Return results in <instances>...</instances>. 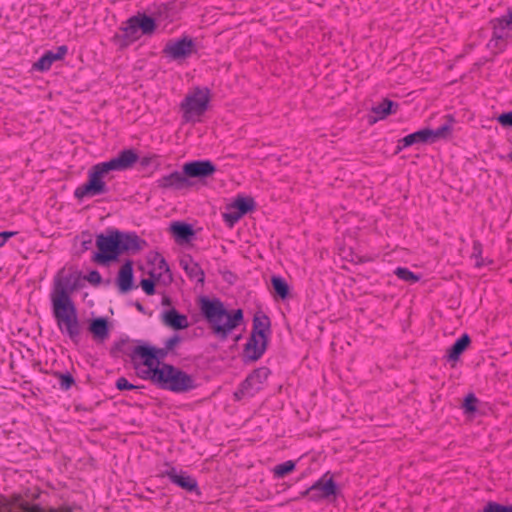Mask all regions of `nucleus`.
Here are the masks:
<instances>
[{
  "label": "nucleus",
  "mask_w": 512,
  "mask_h": 512,
  "mask_svg": "<svg viewBox=\"0 0 512 512\" xmlns=\"http://www.w3.org/2000/svg\"><path fill=\"white\" fill-rule=\"evenodd\" d=\"M148 274L163 285H168L172 281L169 267L165 259L159 254L153 255L151 258Z\"/></svg>",
  "instance_id": "4468645a"
},
{
  "label": "nucleus",
  "mask_w": 512,
  "mask_h": 512,
  "mask_svg": "<svg viewBox=\"0 0 512 512\" xmlns=\"http://www.w3.org/2000/svg\"><path fill=\"white\" fill-rule=\"evenodd\" d=\"M493 34L490 43L501 48L507 40L512 38V11L505 16L491 21Z\"/></svg>",
  "instance_id": "9b49d317"
},
{
  "label": "nucleus",
  "mask_w": 512,
  "mask_h": 512,
  "mask_svg": "<svg viewBox=\"0 0 512 512\" xmlns=\"http://www.w3.org/2000/svg\"><path fill=\"white\" fill-rule=\"evenodd\" d=\"M337 486L333 476L326 472L310 488L301 493V497H308L312 501H322L335 498Z\"/></svg>",
  "instance_id": "1a4fd4ad"
},
{
  "label": "nucleus",
  "mask_w": 512,
  "mask_h": 512,
  "mask_svg": "<svg viewBox=\"0 0 512 512\" xmlns=\"http://www.w3.org/2000/svg\"><path fill=\"white\" fill-rule=\"evenodd\" d=\"M170 229H171V232L173 233V235L178 240L187 241L194 234L193 233V229H192V227L190 225L185 224V223H181V222L173 223L171 225Z\"/></svg>",
  "instance_id": "bb28decb"
},
{
  "label": "nucleus",
  "mask_w": 512,
  "mask_h": 512,
  "mask_svg": "<svg viewBox=\"0 0 512 512\" xmlns=\"http://www.w3.org/2000/svg\"><path fill=\"white\" fill-rule=\"evenodd\" d=\"M471 339L468 334L461 335L455 343L447 350V358L449 361L456 362L460 355L468 348Z\"/></svg>",
  "instance_id": "b1692460"
},
{
  "label": "nucleus",
  "mask_w": 512,
  "mask_h": 512,
  "mask_svg": "<svg viewBox=\"0 0 512 512\" xmlns=\"http://www.w3.org/2000/svg\"><path fill=\"white\" fill-rule=\"evenodd\" d=\"M97 253L93 256V261L98 264H107L118 259L121 255L116 229L107 230L105 233L96 237Z\"/></svg>",
  "instance_id": "6e6552de"
},
{
  "label": "nucleus",
  "mask_w": 512,
  "mask_h": 512,
  "mask_svg": "<svg viewBox=\"0 0 512 512\" xmlns=\"http://www.w3.org/2000/svg\"><path fill=\"white\" fill-rule=\"evenodd\" d=\"M497 120L502 126L512 127V112H507L499 115Z\"/></svg>",
  "instance_id": "a19ab883"
},
{
  "label": "nucleus",
  "mask_w": 512,
  "mask_h": 512,
  "mask_svg": "<svg viewBox=\"0 0 512 512\" xmlns=\"http://www.w3.org/2000/svg\"><path fill=\"white\" fill-rule=\"evenodd\" d=\"M59 385L61 389L68 390L71 388V386L74 384V379L70 374H59Z\"/></svg>",
  "instance_id": "e433bc0d"
},
{
  "label": "nucleus",
  "mask_w": 512,
  "mask_h": 512,
  "mask_svg": "<svg viewBox=\"0 0 512 512\" xmlns=\"http://www.w3.org/2000/svg\"><path fill=\"white\" fill-rule=\"evenodd\" d=\"M67 51L68 48L64 45L59 46L55 51H47L34 64V68L39 71L49 70L54 62L62 60L65 57Z\"/></svg>",
  "instance_id": "a211bd4d"
},
{
  "label": "nucleus",
  "mask_w": 512,
  "mask_h": 512,
  "mask_svg": "<svg viewBox=\"0 0 512 512\" xmlns=\"http://www.w3.org/2000/svg\"><path fill=\"white\" fill-rule=\"evenodd\" d=\"M0 512H74L68 505L41 506L26 501L22 495L0 496Z\"/></svg>",
  "instance_id": "0eeeda50"
},
{
  "label": "nucleus",
  "mask_w": 512,
  "mask_h": 512,
  "mask_svg": "<svg viewBox=\"0 0 512 512\" xmlns=\"http://www.w3.org/2000/svg\"><path fill=\"white\" fill-rule=\"evenodd\" d=\"M108 173L102 162L92 166L88 171L87 181L75 189L74 196L81 200L104 194L107 191L104 179Z\"/></svg>",
  "instance_id": "39448f33"
},
{
  "label": "nucleus",
  "mask_w": 512,
  "mask_h": 512,
  "mask_svg": "<svg viewBox=\"0 0 512 512\" xmlns=\"http://www.w3.org/2000/svg\"><path fill=\"white\" fill-rule=\"evenodd\" d=\"M429 128L418 130L411 133L400 140V149L406 148L414 144L432 143L430 139Z\"/></svg>",
  "instance_id": "5701e85b"
},
{
  "label": "nucleus",
  "mask_w": 512,
  "mask_h": 512,
  "mask_svg": "<svg viewBox=\"0 0 512 512\" xmlns=\"http://www.w3.org/2000/svg\"><path fill=\"white\" fill-rule=\"evenodd\" d=\"M254 207V201L251 198L238 196L231 204L226 206L222 216L226 223L232 227L238 222L246 213L251 211Z\"/></svg>",
  "instance_id": "9d476101"
},
{
  "label": "nucleus",
  "mask_w": 512,
  "mask_h": 512,
  "mask_svg": "<svg viewBox=\"0 0 512 512\" xmlns=\"http://www.w3.org/2000/svg\"><path fill=\"white\" fill-rule=\"evenodd\" d=\"M138 159L139 156L133 149H126L109 161L102 162V164L109 173L112 171H125L132 168Z\"/></svg>",
  "instance_id": "f8f14e48"
},
{
  "label": "nucleus",
  "mask_w": 512,
  "mask_h": 512,
  "mask_svg": "<svg viewBox=\"0 0 512 512\" xmlns=\"http://www.w3.org/2000/svg\"><path fill=\"white\" fill-rule=\"evenodd\" d=\"M13 235L14 232H0V247H2Z\"/></svg>",
  "instance_id": "79ce46f5"
},
{
  "label": "nucleus",
  "mask_w": 512,
  "mask_h": 512,
  "mask_svg": "<svg viewBox=\"0 0 512 512\" xmlns=\"http://www.w3.org/2000/svg\"><path fill=\"white\" fill-rule=\"evenodd\" d=\"M295 469V462L292 460H288L281 464L276 465L273 468V473L278 478H283L289 473H291Z\"/></svg>",
  "instance_id": "7c9ffc66"
},
{
  "label": "nucleus",
  "mask_w": 512,
  "mask_h": 512,
  "mask_svg": "<svg viewBox=\"0 0 512 512\" xmlns=\"http://www.w3.org/2000/svg\"><path fill=\"white\" fill-rule=\"evenodd\" d=\"M163 188L182 189L188 185L187 176L184 172H173L159 180Z\"/></svg>",
  "instance_id": "412c9836"
},
{
  "label": "nucleus",
  "mask_w": 512,
  "mask_h": 512,
  "mask_svg": "<svg viewBox=\"0 0 512 512\" xmlns=\"http://www.w3.org/2000/svg\"><path fill=\"white\" fill-rule=\"evenodd\" d=\"M116 387L119 390H132V389L136 388V386H134L133 384L129 383V381L126 378H124V377H120V378L117 379Z\"/></svg>",
  "instance_id": "ea45409f"
},
{
  "label": "nucleus",
  "mask_w": 512,
  "mask_h": 512,
  "mask_svg": "<svg viewBox=\"0 0 512 512\" xmlns=\"http://www.w3.org/2000/svg\"><path fill=\"white\" fill-rule=\"evenodd\" d=\"M483 512H512V505L511 506H503L496 503H489L485 506Z\"/></svg>",
  "instance_id": "c9c22d12"
},
{
  "label": "nucleus",
  "mask_w": 512,
  "mask_h": 512,
  "mask_svg": "<svg viewBox=\"0 0 512 512\" xmlns=\"http://www.w3.org/2000/svg\"><path fill=\"white\" fill-rule=\"evenodd\" d=\"M269 334V320L265 315H255L253 319L252 334Z\"/></svg>",
  "instance_id": "cd10ccee"
},
{
  "label": "nucleus",
  "mask_w": 512,
  "mask_h": 512,
  "mask_svg": "<svg viewBox=\"0 0 512 512\" xmlns=\"http://www.w3.org/2000/svg\"><path fill=\"white\" fill-rule=\"evenodd\" d=\"M393 106H394V103L388 99H385L382 102H380L379 104H377L376 106H374L372 108V112L377 116L376 120L383 119L386 116H388L389 114H391L393 112L392 111Z\"/></svg>",
  "instance_id": "c85d7f7f"
},
{
  "label": "nucleus",
  "mask_w": 512,
  "mask_h": 512,
  "mask_svg": "<svg viewBox=\"0 0 512 512\" xmlns=\"http://www.w3.org/2000/svg\"><path fill=\"white\" fill-rule=\"evenodd\" d=\"M163 323L175 330L185 329L189 325L187 317L179 314L175 309H171L163 314Z\"/></svg>",
  "instance_id": "4be33fe9"
},
{
  "label": "nucleus",
  "mask_w": 512,
  "mask_h": 512,
  "mask_svg": "<svg viewBox=\"0 0 512 512\" xmlns=\"http://www.w3.org/2000/svg\"><path fill=\"white\" fill-rule=\"evenodd\" d=\"M116 237L121 254L138 252L145 245V241L141 240L135 233H124L116 230Z\"/></svg>",
  "instance_id": "f3484780"
},
{
  "label": "nucleus",
  "mask_w": 512,
  "mask_h": 512,
  "mask_svg": "<svg viewBox=\"0 0 512 512\" xmlns=\"http://www.w3.org/2000/svg\"><path fill=\"white\" fill-rule=\"evenodd\" d=\"M395 275L398 276V278L409 282V283H415L419 280V276L411 272L409 269L405 267H398L395 270Z\"/></svg>",
  "instance_id": "473e14b6"
},
{
  "label": "nucleus",
  "mask_w": 512,
  "mask_h": 512,
  "mask_svg": "<svg viewBox=\"0 0 512 512\" xmlns=\"http://www.w3.org/2000/svg\"><path fill=\"white\" fill-rule=\"evenodd\" d=\"M135 353L143 360L138 367L139 375L146 380L159 385L161 388L175 393H184L196 388V379L188 373L171 365L160 363L164 356L161 349L150 346H139Z\"/></svg>",
  "instance_id": "f257e3e1"
},
{
  "label": "nucleus",
  "mask_w": 512,
  "mask_h": 512,
  "mask_svg": "<svg viewBox=\"0 0 512 512\" xmlns=\"http://www.w3.org/2000/svg\"><path fill=\"white\" fill-rule=\"evenodd\" d=\"M476 403H477V399L475 398L474 395H468L466 398H465V401H464V404H463V408L465 409L466 412L468 413H472L476 410Z\"/></svg>",
  "instance_id": "4c0bfd02"
},
{
  "label": "nucleus",
  "mask_w": 512,
  "mask_h": 512,
  "mask_svg": "<svg viewBox=\"0 0 512 512\" xmlns=\"http://www.w3.org/2000/svg\"><path fill=\"white\" fill-rule=\"evenodd\" d=\"M89 331L96 339L103 340L108 336V324L104 318L94 319L89 325Z\"/></svg>",
  "instance_id": "a878e982"
},
{
  "label": "nucleus",
  "mask_w": 512,
  "mask_h": 512,
  "mask_svg": "<svg viewBox=\"0 0 512 512\" xmlns=\"http://www.w3.org/2000/svg\"><path fill=\"white\" fill-rule=\"evenodd\" d=\"M271 283L273 289L280 296V298L285 299L288 295L289 290L288 285L284 281V279L279 276H273L271 279Z\"/></svg>",
  "instance_id": "c756f323"
},
{
  "label": "nucleus",
  "mask_w": 512,
  "mask_h": 512,
  "mask_svg": "<svg viewBox=\"0 0 512 512\" xmlns=\"http://www.w3.org/2000/svg\"><path fill=\"white\" fill-rule=\"evenodd\" d=\"M268 372L266 369H259L249 375L244 383L245 386H254L261 383L262 379H266Z\"/></svg>",
  "instance_id": "2f4dec72"
},
{
  "label": "nucleus",
  "mask_w": 512,
  "mask_h": 512,
  "mask_svg": "<svg viewBox=\"0 0 512 512\" xmlns=\"http://www.w3.org/2000/svg\"><path fill=\"white\" fill-rule=\"evenodd\" d=\"M53 315L62 334L76 342L80 335V324L76 308L61 281H57L51 292Z\"/></svg>",
  "instance_id": "f03ea898"
},
{
  "label": "nucleus",
  "mask_w": 512,
  "mask_h": 512,
  "mask_svg": "<svg viewBox=\"0 0 512 512\" xmlns=\"http://www.w3.org/2000/svg\"><path fill=\"white\" fill-rule=\"evenodd\" d=\"M267 338L264 334L251 333L244 347V356L252 361L259 359L266 350Z\"/></svg>",
  "instance_id": "dca6fc26"
},
{
  "label": "nucleus",
  "mask_w": 512,
  "mask_h": 512,
  "mask_svg": "<svg viewBox=\"0 0 512 512\" xmlns=\"http://www.w3.org/2000/svg\"><path fill=\"white\" fill-rule=\"evenodd\" d=\"M194 51V42L191 38L183 37L172 40L165 46L164 52L172 59L178 60L190 56Z\"/></svg>",
  "instance_id": "ddd939ff"
},
{
  "label": "nucleus",
  "mask_w": 512,
  "mask_h": 512,
  "mask_svg": "<svg viewBox=\"0 0 512 512\" xmlns=\"http://www.w3.org/2000/svg\"><path fill=\"white\" fill-rule=\"evenodd\" d=\"M161 284L158 280L153 279L151 276L142 279L140 286L147 295H153L155 293V285Z\"/></svg>",
  "instance_id": "f704fd0d"
},
{
  "label": "nucleus",
  "mask_w": 512,
  "mask_h": 512,
  "mask_svg": "<svg viewBox=\"0 0 512 512\" xmlns=\"http://www.w3.org/2000/svg\"><path fill=\"white\" fill-rule=\"evenodd\" d=\"M215 171V165L209 160L191 161L183 165L184 174L190 178H206Z\"/></svg>",
  "instance_id": "2eb2a0df"
},
{
  "label": "nucleus",
  "mask_w": 512,
  "mask_h": 512,
  "mask_svg": "<svg viewBox=\"0 0 512 512\" xmlns=\"http://www.w3.org/2000/svg\"><path fill=\"white\" fill-rule=\"evenodd\" d=\"M167 476L172 483L178 485L179 487L185 490L192 491L197 486L195 479L186 473H178L175 470H171L170 472H168Z\"/></svg>",
  "instance_id": "393cba45"
},
{
  "label": "nucleus",
  "mask_w": 512,
  "mask_h": 512,
  "mask_svg": "<svg viewBox=\"0 0 512 512\" xmlns=\"http://www.w3.org/2000/svg\"><path fill=\"white\" fill-rule=\"evenodd\" d=\"M201 311L213 333L223 339L243 321L241 309L228 311L219 300H202Z\"/></svg>",
  "instance_id": "7ed1b4c3"
},
{
  "label": "nucleus",
  "mask_w": 512,
  "mask_h": 512,
  "mask_svg": "<svg viewBox=\"0 0 512 512\" xmlns=\"http://www.w3.org/2000/svg\"><path fill=\"white\" fill-rule=\"evenodd\" d=\"M117 284L121 292H128L133 286V267L130 261L124 263L118 273Z\"/></svg>",
  "instance_id": "aec40b11"
},
{
  "label": "nucleus",
  "mask_w": 512,
  "mask_h": 512,
  "mask_svg": "<svg viewBox=\"0 0 512 512\" xmlns=\"http://www.w3.org/2000/svg\"><path fill=\"white\" fill-rule=\"evenodd\" d=\"M85 279L89 283L94 284V285H98L102 281L101 274L98 271H96V270L90 271L88 273V275L85 277Z\"/></svg>",
  "instance_id": "58836bf2"
},
{
  "label": "nucleus",
  "mask_w": 512,
  "mask_h": 512,
  "mask_svg": "<svg viewBox=\"0 0 512 512\" xmlns=\"http://www.w3.org/2000/svg\"><path fill=\"white\" fill-rule=\"evenodd\" d=\"M155 29L154 19L145 14H137L123 24L122 42L124 45H130L143 36H151Z\"/></svg>",
  "instance_id": "423d86ee"
},
{
  "label": "nucleus",
  "mask_w": 512,
  "mask_h": 512,
  "mask_svg": "<svg viewBox=\"0 0 512 512\" xmlns=\"http://www.w3.org/2000/svg\"><path fill=\"white\" fill-rule=\"evenodd\" d=\"M180 266L185 271L191 281L196 283L204 282V272L201 267L191 257L185 256L180 260Z\"/></svg>",
  "instance_id": "6ab92c4d"
},
{
  "label": "nucleus",
  "mask_w": 512,
  "mask_h": 512,
  "mask_svg": "<svg viewBox=\"0 0 512 512\" xmlns=\"http://www.w3.org/2000/svg\"><path fill=\"white\" fill-rule=\"evenodd\" d=\"M211 93L208 88L195 87L188 91L180 104L182 118L185 122H200L208 109Z\"/></svg>",
  "instance_id": "20e7f679"
},
{
  "label": "nucleus",
  "mask_w": 512,
  "mask_h": 512,
  "mask_svg": "<svg viewBox=\"0 0 512 512\" xmlns=\"http://www.w3.org/2000/svg\"><path fill=\"white\" fill-rule=\"evenodd\" d=\"M176 342H177V339L170 340L171 345H172L173 343H176Z\"/></svg>",
  "instance_id": "37998d69"
},
{
  "label": "nucleus",
  "mask_w": 512,
  "mask_h": 512,
  "mask_svg": "<svg viewBox=\"0 0 512 512\" xmlns=\"http://www.w3.org/2000/svg\"><path fill=\"white\" fill-rule=\"evenodd\" d=\"M431 142H435L438 139L445 138L451 133V127L449 125H443L435 130L429 129Z\"/></svg>",
  "instance_id": "72a5a7b5"
}]
</instances>
